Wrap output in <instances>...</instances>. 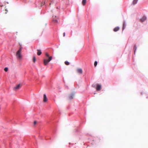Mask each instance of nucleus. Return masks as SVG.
<instances>
[{
    "label": "nucleus",
    "mask_w": 148,
    "mask_h": 148,
    "mask_svg": "<svg viewBox=\"0 0 148 148\" xmlns=\"http://www.w3.org/2000/svg\"><path fill=\"white\" fill-rule=\"evenodd\" d=\"M20 45L21 47L19 49L18 51H22V47L21 46V45Z\"/></svg>",
    "instance_id": "obj_17"
},
{
    "label": "nucleus",
    "mask_w": 148,
    "mask_h": 148,
    "mask_svg": "<svg viewBox=\"0 0 148 148\" xmlns=\"http://www.w3.org/2000/svg\"><path fill=\"white\" fill-rule=\"evenodd\" d=\"M126 24H125V22H124L123 24V29L126 26Z\"/></svg>",
    "instance_id": "obj_14"
},
{
    "label": "nucleus",
    "mask_w": 148,
    "mask_h": 148,
    "mask_svg": "<svg viewBox=\"0 0 148 148\" xmlns=\"http://www.w3.org/2000/svg\"><path fill=\"white\" fill-rule=\"evenodd\" d=\"M37 55L38 56L40 55L42 53V52L41 51V50L38 49L37 50Z\"/></svg>",
    "instance_id": "obj_10"
},
{
    "label": "nucleus",
    "mask_w": 148,
    "mask_h": 148,
    "mask_svg": "<svg viewBox=\"0 0 148 148\" xmlns=\"http://www.w3.org/2000/svg\"><path fill=\"white\" fill-rule=\"evenodd\" d=\"M16 56L18 59L19 60H21L22 57V55L21 54V51H18L16 53Z\"/></svg>",
    "instance_id": "obj_2"
},
{
    "label": "nucleus",
    "mask_w": 148,
    "mask_h": 148,
    "mask_svg": "<svg viewBox=\"0 0 148 148\" xmlns=\"http://www.w3.org/2000/svg\"><path fill=\"white\" fill-rule=\"evenodd\" d=\"M37 123V121H34V124L35 125Z\"/></svg>",
    "instance_id": "obj_20"
},
{
    "label": "nucleus",
    "mask_w": 148,
    "mask_h": 148,
    "mask_svg": "<svg viewBox=\"0 0 148 148\" xmlns=\"http://www.w3.org/2000/svg\"><path fill=\"white\" fill-rule=\"evenodd\" d=\"M46 55L47 58L44 60V64L45 65L47 64L52 59V57L49 56V54L48 53H46Z\"/></svg>",
    "instance_id": "obj_1"
},
{
    "label": "nucleus",
    "mask_w": 148,
    "mask_h": 148,
    "mask_svg": "<svg viewBox=\"0 0 148 148\" xmlns=\"http://www.w3.org/2000/svg\"><path fill=\"white\" fill-rule=\"evenodd\" d=\"M48 99L45 94L43 95V101L44 102H46L47 101Z\"/></svg>",
    "instance_id": "obj_6"
},
{
    "label": "nucleus",
    "mask_w": 148,
    "mask_h": 148,
    "mask_svg": "<svg viewBox=\"0 0 148 148\" xmlns=\"http://www.w3.org/2000/svg\"><path fill=\"white\" fill-rule=\"evenodd\" d=\"M4 71H6V72H7L8 70V68L7 67H5L4 69Z\"/></svg>",
    "instance_id": "obj_19"
},
{
    "label": "nucleus",
    "mask_w": 148,
    "mask_h": 148,
    "mask_svg": "<svg viewBox=\"0 0 148 148\" xmlns=\"http://www.w3.org/2000/svg\"><path fill=\"white\" fill-rule=\"evenodd\" d=\"M44 4H45V2H44V3H42V4H41V6L43 5Z\"/></svg>",
    "instance_id": "obj_22"
},
{
    "label": "nucleus",
    "mask_w": 148,
    "mask_h": 148,
    "mask_svg": "<svg viewBox=\"0 0 148 148\" xmlns=\"http://www.w3.org/2000/svg\"><path fill=\"white\" fill-rule=\"evenodd\" d=\"M53 22L55 23H58V20L56 18H53Z\"/></svg>",
    "instance_id": "obj_13"
},
{
    "label": "nucleus",
    "mask_w": 148,
    "mask_h": 148,
    "mask_svg": "<svg viewBox=\"0 0 148 148\" xmlns=\"http://www.w3.org/2000/svg\"><path fill=\"white\" fill-rule=\"evenodd\" d=\"M63 36H64V37L65 36V32H64V33H63Z\"/></svg>",
    "instance_id": "obj_21"
},
{
    "label": "nucleus",
    "mask_w": 148,
    "mask_h": 148,
    "mask_svg": "<svg viewBox=\"0 0 148 148\" xmlns=\"http://www.w3.org/2000/svg\"><path fill=\"white\" fill-rule=\"evenodd\" d=\"M97 62L96 61H95V62L94 64V66L95 67L97 66Z\"/></svg>",
    "instance_id": "obj_18"
},
{
    "label": "nucleus",
    "mask_w": 148,
    "mask_h": 148,
    "mask_svg": "<svg viewBox=\"0 0 148 148\" xmlns=\"http://www.w3.org/2000/svg\"><path fill=\"white\" fill-rule=\"evenodd\" d=\"M134 48L135 49V50H136V46H135L134 47Z\"/></svg>",
    "instance_id": "obj_23"
},
{
    "label": "nucleus",
    "mask_w": 148,
    "mask_h": 148,
    "mask_svg": "<svg viewBox=\"0 0 148 148\" xmlns=\"http://www.w3.org/2000/svg\"><path fill=\"white\" fill-rule=\"evenodd\" d=\"M146 19V17L145 16H143L141 18L140 20V22H143L145 21Z\"/></svg>",
    "instance_id": "obj_7"
},
{
    "label": "nucleus",
    "mask_w": 148,
    "mask_h": 148,
    "mask_svg": "<svg viewBox=\"0 0 148 148\" xmlns=\"http://www.w3.org/2000/svg\"><path fill=\"white\" fill-rule=\"evenodd\" d=\"M74 94H72L69 96V99L71 100V99H73L74 98Z\"/></svg>",
    "instance_id": "obj_9"
},
{
    "label": "nucleus",
    "mask_w": 148,
    "mask_h": 148,
    "mask_svg": "<svg viewBox=\"0 0 148 148\" xmlns=\"http://www.w3.org/2000/svg\"><path fill=\"white\" fill-rule=\"evenodd\" d=\"M86 2V0H83L82 1V4L84 6L85 5Z\"/></svg>",
    "instance_id": "obj_11"
},
{
    "label": "nucleus",
    "mask_w": 148,
    "mask_h": 148,
    "mask_svg": "<svg viewBox=\"0 0 148 148\" xmlns=\"http://www.w3.org/2000/svg\"><path fill=\"white\" fill-rule=\"evenodd\" d=\"M22 85L21 84H19L14 88V90H16L19 89L22 86Z\"/></svg>",
    "instance_id": "obj_3"
},
{
    "label": "nucleus",
    "mask_w": 148,
    "mask_h": 148,
    "mask_svg": "<svg viewBox=\"0 0 148 148\" xmlns=\"http://www.w3.org/2000/svg\"><path fill=\"white\" fill-rule=\"evenodd\" d=\"M119 29V27H117L114 28L113 29L114 31L116 32Z\"/></svg>",
    "instance_id": "obj_8"
},
{
    "label": "nucleus",
    "mask_w": 148,
    "mask_h": 148,
    "mask_svg": "<svg viewBox=\"0 0 148 148\" xmlns=\"http://www.w3.org/2000/svg\"><path fill=\"white\" fill-rule=\"evenodd\" d=\"M36 61V58L35 56H34L33 58V62L35 63Z\"/></svg>",
    "instance_id": "obj_15"
},
{
    "label": "nucleus",
    "mask_w": 148,
    "mask_h": 148,
    "mask_svg": "<svg viewBox=\"0 0 148 148\" xmlns=\"http://www.w3.org/2000/svg\"><path fill=\"white\" fill-rule=\"evenodd\" d=\"M101 88V86L99 84H97L96 88L97 90H100Z\"/></svg>",
    "instance_id": "obj_5"
},
{
    "label": "nucleus",
    "mask_w": 148,
    "mask_h": 148,
    "mask_svg": "<svg viewBox=\"0 0 148 148\" xmlns=\"http://www.w3.org/2000/svg\"><path fill=\"white\" fill-rule=\"evenodd\" d=\"M77 72L79 74H82L83 73V71L81 68H78L76 70Z\"/></svg>",
    "instance_id": "obj_4"
},
{
    "label": "nucleus",
    "mask_w": 148,
    "mask_h": 148,
    "mask_svg": "<svg viewBox=\"0 0 148 148\" xmlns=\"http://www.w3.org/2000/svg\"><path fill=\"white\" fill-rule=\"evenodd\" d=\"M138 1V0H134L133 2V3L134 5L136 4Z\"/></svg>",
    "instance_id": "obj_12"
},
{
    "label": "nucleus",
    "mask_w": 148,
    "mask_h": 148,
    "mask_svg": "<svg viewBox=\"0 0 148 148\" xmlns=\"http://www.w3.org/2000/svg\"><path fill=\"white\" fill-rule=\"evenodd\" d=\"M65 64L67 65L69 64V63L67 61H65Z\"/></svg>",
    "instance_id": "obj_16"
}]
</instances>
